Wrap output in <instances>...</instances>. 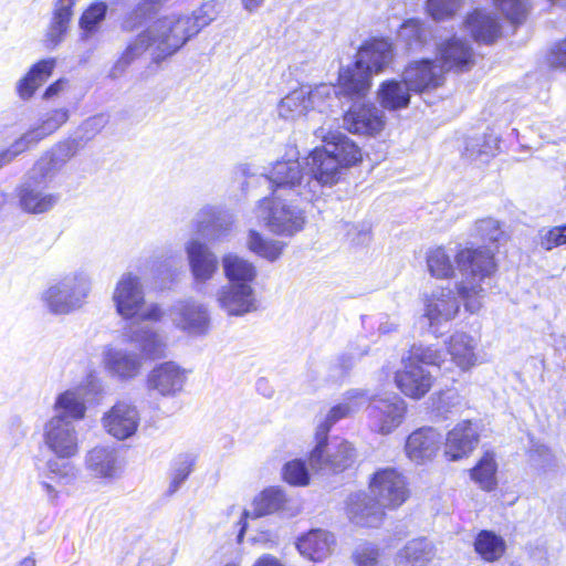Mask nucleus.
Here are the masks:
<instances>
[{"instance_id":"f257e3e1","label":"nucleus","mask_w":566,"mask_h":566,"mask_svg":"<svg viewBox=\"0 0 566 566\" xmlns=\"http://www.w3.org/2000/svg\"><path fill=\"white\" fill-rule=\"evenodd\" d=\"M426 263L431 276L438 280L452 279L459 269L463 279L457 283L459 296L465 310L476 313L482 307L485 290L482 281L496 270L494 250L491 248L465 247L458 251L444 245L428 249Z\"/></svg>"},{"instance_id":"f03ea898","label":"nucleus","mask_w":566,"mask_h":566,"mask_svg":"<svg viewBox=\"0 0 566 566\" xmlns=\"http://www.w3.org/2000/svg\"><path fill=\"white\" fill-rule=\"evenodd\" d=\"M189 20L179 13H168L151 20L147 28L132 41L115 63L111 74L116 77L145 51L149 50L156 62L179 51L191 38Z\"/></svg>"},{"instance_id":"7ed1b4c3","label":"nucleus","mask_w":566,"mask_h":566,"mask_svg":"<svg viewBox=\"0 0 566 566\" xmlns=\"http://www.w3.org/2000/svg\"><path fill=\"white\" fill-rule=\"evenodd\" d=\"M325 146L316 147L306 158L313 181L312 189L317 191L318 186H333L340 179L343 169L361 160L359 147L347 136L339 132H331L324 126L314 132Z\"/></svg>"},{"instance_id":"20e7f679","label":"nucleus","mask_w":566,"mask_h":566,"mask_svg":"<svg viewBox=\"0 0 566 566\" xmlns=\"http://www.w3.org/2000/svg\"><path fill=\"white\" fill-rule=\"evenodd\" d=\"M394 60L390 42L374 39L365 42L356 54L354 65L339 71L338 84L346 96L366 97L371 87V77L387 69Z\"/></svg>"},{"instance_id":"39448f33","label":"nucleus","mask_w":566,"mask_h":566,"mask_svg":"<svg viewBox=\"0 0 566 566\" xmlns=\"http://www.w3.org/2000/svg\"><path fill=\"white\" fill-rule=\"evenodd\" d=\"M442 361V355L438 349L413 345L408 356L402 358V368L395 374L397 388L410 399H421L430 391L434 380L422 364L440 367Z\"/></svg>"},{"instance_id":"423d86ee","label":"nucleus","mask_w":566,"mask_h":566,"mask_svg":"<svg viewBox=\"0 0 566 566\" xmlns=\"http://www.w3.org/2000/svg\"><path fill=\"white\" fill-rule=\"evenodd\" d=\"M112 302L116 313L123 319L156 323L164 317V311L159 304L146 302L142 280L132 272L120 275L114 286Z\"/></svg>"},{"instance_id":"0eeeda50","label":"nucleus","mask_w":566,"mask_h":566,"mask_svg":"<svg viewBox=\"0 0 566 566\" xmlns=\"http://www.w3.org/2000/svg\"><path fill=\"white\" fill-rule=\"evenodd\" d=\"M92 289V280L84 271H75L51 282L41 294L44 307L55 315H67L80 310Z\"/></svg>"},{"instance_id":"6e6552de","label":"nucleus","mask_w":566,"mask_h":566,"mask_svg":"<svg viewBox=\"0 0 566 566\" xmlns=\"http://www.w3.org/2000/svg\"><path fill=\"white\" fill-rule=\"evenodd\" d=\"M255 216L266 228L277 235L292 237L303 230L306 217L304 211L280 195L263 198L255 208Z\"/></svg>"},{"instance_id":"1a4fd4ad","label":"nucleus","mask_w":566,"mask_h":566,"mask_svg":"<svg viewBox=\"0 0 566 566\" xmlns=\"http://www.w3.org/2000/svg\"><path fill=\"white\" fill-rule=\"evenodd\" d=\"M265 177L272 185L274 196H281L286 190L305 200H313L316 196V190L312 189L311 182L304 184L305 177L296 151L291 154L287 159L275 161Z\"/></svg>"},{"instance_id":"9d476101","label":"nucleus","mask_w":566,"mask_h":566,"mask_svg":"<svg viewBox=\"0 0 566 566\" xmlns=\"http://www.w3.org/2000/svg\"><path fill=\"white\" fill-rule=\"evenodd\" d=\"M67 108H55L43 114L39 123L28 129L7 150L0 154V167L10 163L19 154L36 146L41 140L51 136L69 120Z\"/></svg>"},{"instance_id":"9b49d317","label":"nucleus","mask_w":566,"mask_h":566,"mask_svg":"<svg viewBox=\"0 0 566 566\" xmlns=\"http://www.w3.org/2000/svg\"><path fill=\"white\" fill-rule=\"evenodd\" d=\"M368 489L373 501L384 510L397 509L409 497L406 476L394 468L376 471L369 480Z\"/></svg>"},{"instance_id":"f8f14e48","label":"nucleus","mask_w":566,"mask_h":566,"mask_svg":"<svg viewBox=\"0 0 566 566\" xmlns=\"http://www.w3.org/2000/svg\"><path fill=\"white\" fill-rule=\"evenodd\" d=\"M233 224V218L213 205L201 207L191 220L196 238L213 244L227 241L232 234Z\"/></svg>"},{"instance_id":"ddd939ff","label":"nucleus","mask_w":566,"mask_h":566,"mask_svg":"<svg viewBox=\"0 0 566 566\" xmlns=\"http://www.w3.org/2000/svg\"><path fill=\"white\" fill-rule=\"evenodd\" d=\"M43 443L59 459H71L78 453V433L74 422L52 416L43 426Z\"/></svg>"},{"instance_id":"4468645a","label":"nucleus","mask_w":566,"mask_h":566,"mask_svg":"<svg viewBox=\"0 0 566 566\" xmlns=\"http://www.w3.org/2000/svg\"><path fill=\"white\" fill-rule=\"evenodd\" d=\"M88 475L102 484H111L124 472V462L118 450L111 446H96L84 458Z\"/></svg>"},{"instance_id":"2eb2a0df","label":"nucleus","mask_w":566,"mask_h":566,"mask_svg":"<svg viewBox=\"0 0 566 566\" xmlns=\"http://www.w3.org/2000/svg\"><path fill=\"white\" fill-rule=\"evenodd\" d=\"M423 317L432 333L440 334L441 327L457 317L460 302L454 292L448 287L432 291L423 298Z\"/></svg>"},{"instance_id":"dca6fc26","label":"nucleus","mask_w":566,"mask_h":566,"mask_svg":"<svg viewBox=\"0 0 566 566\" xmlns=\"http://www.w3.org/2000/svg\"><path fill=\"white\" fill-rule=\"evenodd\" d=\"M356 99L344 114L343 126L352 134L374 136L385 127L384 113L365 97L349 96Z\"/></svg>"},{"instance_id":"f3484780","label":"nucleus","mask_w":566,"mask_h":566,"mask_svg":"<svg viewBox=\"0 0 566 566\" xmlns=\"http://www.w3.org/2000/svg\"><path fill=\"white\" fill-rule=\"evenodd\" d=\"M187 381V371L175 361H165L155 366L147 375V389L164 398H174L182 390Z\"/></svg>"},{"instance_id":"a211bd4d","label":"nucleus","mask_w":566,"mask_h":566,"mask_svg":"<svg viewBox=\"0 0 566 566\" xmlns=\"http://www.w3.org/2000/svg\"><path fill=\"white\" fill-rule=\"evenodd\" d=\"M317 443L310 454L313 470L343 471L354 463L356 452L352 443L340 441L332 450H327V439L316 437Z\"/></svg>"},{"instance_id":"6ab92c4d","label":"nucleus","mask_w":566,"mask_h":566,"mask_svg":"<svg viewBox=\"0 0 566 566\" xmlns=\"http://www.w3.org/2000/svg\"><path fill=\"white\" fill-rule=\"evenodd\" d=\"M185 252L196 284H205L218 273V256L206 241L199 238L188 239L185 242Z\"/></svg>"},{"instance_id":"aec40b11","label":"nucleus","mask_w":566,"mask_h":566,"mask_svg":"<svg viewBox=\"0 0 566 566\" xmlns=\"http://www.w3.org/2000/svg\"><path fill=\"white\" fill-rule=\"evenodd\" d=\"M76 150L75 140L57 144L51 151L43 154L35 161L25 180L48 186L63 165L75 155Z\"/></svg>"},{"instance_id":"412c9836","label":"nucleus","mask_w":566,"mask_h":566,"mask_svg":"<svg viewBox=\"0 0 566 566\" xmlns=\"http://www.w3.org/2000/svg\"><path fill=\"white\" fill-rule=\"evenodd\" d=\"M406 411V401L397 395L375 398L369 406L373 428L381 434H389L402 423Z\"/></svg>"},{"instance_id":"4be33fe9","label":"nucleus","mask_w":566,"mask_h":566,"mask_svg":"<svg viewBox=\"0 0 566 566\" xmlns=\"http://www.w3.org/2000/svg\"><path fill=\"white\" fill-rule=\"evenodd\" d=\"M139 423L140 415L137 407L126 401H118L102 417L104 430L119 441L133 437Z\"/></svg>"},{"instance_id":"5701e85b","label":"nucleus","mask_w":566,"mask_h":566,"mask_svg":"<svg viewBox=\"0 0 566 566\" xmlns=\"http://www.w3.org/2000/svg\"><path fill=\"white\" fill-rule=\"evenodd\" d=\"M172 322L177 328L190 336H203L210 329L208 307L195 300L177 303L172 310Z\"/></svg>"},{"instance_id":"b1692460","label":"nucleus","mask_w":566,"mask_h":566,"mask_svg":"<svg viewBox=\"0 0 566 566\" xmlns=\"http://www.w3.org/2000/svg\"><path fill=\"white\" fill-rule=\"evenodd\" d=\"M220 310L228 316H243L256 310L254 290L250 284H226L216 294Z\"/></svg>"},{"instance_id":"393cba45","label":"nucleus","mask_w":566,"mask_h":566,"mask_svg":"<svg viewBox=\"0 0 566 566\" xmlns=\"http://www.w3.org/2000/svg\"><path fill=\"white\" fill-rule=\"evenodd\" d=\"M126 337L138 349V355L143 359H157L166 354L167 337L154 325L133 324L128 328Z\"/></svg>"},{"instance_id":"a878e982","label":"nucleus","mask_w":566,"mask_h":566,"mask_svg":"<svg viewBox=\"0 0 566 566\" xmlns=\"http://www.w3.org/2000/svg\"><path fill=\"white\" fill-rule=\"evenodd\" d=\"M444 73L446 70L439 61L420 60L405 69L402 78L412 92L422 93L442 85Z\"/></svg>"},{"instance_id":"bb28decb","label":"nucleus","mask_w":566,"mask_h":566,"mask_svg":"<svg viewBox=\"0 0 566 566\" xmlns=\"http://www.w3.org/2000/svg\"><path fill=\"white\" fill-rule=\"evenodd\" d=\"M441 446V434L432 427H422L412 431L405 444L407 458L416 463L423 464L431 461Z\"/></svg>"},{"instance_id":"cd10ccee","label":"nucleus","mask_w":566,"mask_h":566,"mask_svg":"<svg viewBox=\"0 0 566 566\" xmlns=\"http://www.w3.org/2000/svg\"><path fill=\"white\" fill-rule=\"evenodd\" d=\"M102 356L108 374L120 380L136 378L144 365V359L138 354L112 345L104 347Z\"/></svg>"},{"instance_id":"c85d7f7f","label":"nucleus","mask_w":566,"mask_h":566,"mask_svg":"<svg viewBox=\"0 0 566 566\" xmlns=\"http://www.w3.org/2000/svg\"><path fill=\"white\" fill-rule=\"evenodd\" d=\"M478 443V427L471 421H461L446 437L444 455L450 461L461 460L469 457Z\"/></svg>"},{"instance_id":"c756f323","label":"nucleus","mask_w":566,"mask_h":566,"mask_svg":"<svg viewBox=\"0 0 566 566\" xmlns=\"http://www.w3.org/2000/svg\"><path fill=\"white\" fill-rule=\"evenodd\" d=\"M18 197L21 209L34 214L50 211L60 200V196L48 191L45 185L29 180L20 186Z\"/></svg>"},{"instance_id":"7c9ffc66","label":"nucleus","mask_w":566,"mask_h":566,"mask_svg":"<svg viewBox=\"0 0 566 566\" xmlns=\"http://www.w3.org/2000/svg\"><path fill=\"white\" fill-rule=\"evenodd\" d=\"M368 401V397L364 390L353 389L346 392L344 399L338 405L332 407L324 420L317 426L316 437L327 439L331 428L339 420L350 417L360 410Z\"/></svg>"},{"instance_id":"2f4dec72","label":"nucleus","mask_w":566,"mask_h":566,"mask_svg":"<svg viewBox=\"0 0 566 566\" xmlns=\"http://www.w3.org/2000/svg\"><path fill=\"white\" fill-rule=\"evenodd\" d=\"M385 510L365 493L352 494L347 503L349 520L360 526H377L385 516Z\"/></svg>"},{"instance_id":"473e14b6","label":"nucleus","mask_w":566,"mask_h":566,"mask_svg":"<svg viewBox=\"0 0 566 566\" xmlns=\"http://www.w3.org/2000/svg\"><path fill=\"white\" fill-rule=\"evenodd\" d=\"M479 339L464 332H455L447 342L451 360L462 370H470L478 364Z\"/></svg>"},{"instance_id":"72a5a7b5","label":"nucleus","mask_w":566,"mask_h":566,"mask_svg":"<svg viewBox=\"0 0 566 566\" xmlns=\"http://www.w3.org/2000/svg\"><path fill=\"white\" fill-rule=\"evenodd\" d=\"M334 544L333 534L315 528L302 535L297 539L296 547L302 556L313 562H321L331 555Z\"/></svg>"},{"instance_id":"f704fd0d","label":"nucleus","mask_w":566,"mask_h":566,"mask_svg":"<svg viewBox=\"0 0 566 566\" xmlns=\"http://www.w3.org/2000/svg\"><path fill=\"white\" fill-rule=\"evenodd\" d=\"M439 54L443 69L447 71L455 69L463 71L473 64V51L470 45L453 36L439 45Z\"/></svg>"},{"instance_id":"c9c22d12","label":"nucleus","mask_w":566,"mask_h":566,"mask_svg":"<svg viewBox=\"0 0 566 566\" xmlns=\"http://www.w3.org/2000/svg\"><path fill=\"white\" fill-rule=\"evenodd\" d=\"M434 557L433 544L420 537L409 541L396 555V566H428Z\"/></svg>"},{"instance_id":"e433bc0d","label":"nucleus","mask_w":566,"mask_h":566,"mask_svg":"<svg viewBox=\"0 0 566 566\" xmlns=\"http://www.w3.org/2000/svg\"><path fill=\"white\" fill-rule=\"evenodd\" d=\"M224 276L229 284H250L256 277L254 264L234 253H227L221 260Z\"/></svg>"},{"instance_id":"4c0bfd02","label":"nucleus","mask_w":566,"mask_h":566,"mask_svg":"<svg viewBox=\"0 0 566 566\" xmlns=\"http://www.w3.org/2000/svg\"><path fill=\"white\" fill-rule=\"evenodd\" d=\"M412 90L405 80H389L381 83L377 92L380 105L389 111L406 108L410 103Z\"/></svg>"},{"instance_id":"58836bf2","label":"nucleus","mask_w":566,"mask_h":566,"mask_svg":"<svg viewBox=\"0 0 566 566\" xmlns=\"http://www.w3.org/2000/svg\"><path fill=\"white\" fill-rule=\"evenodd\" d=\"M55 66L54 59H46L35 63L30 71L17 84L18 95L22 99H29L46 78Z\"/></svg>"},{"instance_id":"ea45409f","label":"nucleus","mask_w":566,"mask_h":566,"mask_svg":"<svg viewBox=\"0 0 566 566\" xmlns=\"http://www.w3.org/2000/svg\"><path fill=\"white\" fill-rule=\"evenodd\" d=\"M305 95L313 119L316 114L326 115L329 118L334 112L333 107L338 105L337 91L331 84H321L311 91L305 90Z\"/></svg>"},{"instance_id":"a19ab883","label":"nucleus","mask_w":566,"mask_h":566,"mask_svg":"<svg viewBox=\"0 0 566 566\" xmlns=\"http://www.w3.org/2000/svg\"><path fill=\"white\" fill-rule=\"evenodd\" d=\"M499 138L493 134L470 137L465 142L463 155L476 164L488 163L499 150Z\"/></svg>"},{"instance_id":"79ce46f5","label":"nucleus","mask_w":566,"mask_h":566,"mask_svg":"<svg viewBox=\"0 0 566 566\" xmlns=\"http://www.w3.org/2000/svg\"><path fill=\"white\" fill-rule=\"evenodd\" d=\"M72 18L70 2H56L53 18L46 30L44 43L49 49L56 48L64 39Z\"/></svg>"},{"instance_id":"37998d69","label":"nucleus","mask_w":566,"mask_h":566,"mask_svg":"<svg viewBox=\"0 0 566 566\" xmlns=\"http://www.w3.org/2000/svg\"><path fill=\"white\" fill-rule=\"evenodd\" d=\"M467 28L479 42L491 43L500 33V24L495 18L482 10H475L467 19Z\"/></svg>"},{"instance_id":"c03bdc74","label":"nucleus","mask_w":566,"mask_h":566,"mask_svg":"<svg viewBox=\"0 0 566 566\" xmlns=\"http://www.w3.org/2000/svg\"><path fill=\"white\" fill-rule=\"evenodd\" d=\"M475 553L488 563H493L503 557L506 551L504 538L493 531L483 530L474 539Z\"/></svg>"},{"instance_id":"a18cd8bd","label":"nucleus","mask_w":566,"mask_h":566,"mask_svg":"<svg viewBox=\"0 0 566 566\" xmlns=\"http://www.w3.org/2000/svg\"><path fill=\"white\" fill-rule=\"evenodd\" d=\"M54 416H62L64 419L81 420L86 412L84 395L78 390H66L60 394L53 405Z\"/></svg>"},{"instance_id":"49530a36","label":"nucleus","mask_w":566,"mask_h":566,"mask_svg":"<svg viewBox=\"0 0 566 566\" xmlns=\"http://www.w3.org/2000/svg\"><path fill=\"white\" fill-rule=\"evenodd\" d=\"M306 98L305 88L295 90L283 97L276 108L279 117L290 122H295L303 117L312 120Z\"/></svg>"},{"instance_id":"de8ad7c7","label":"nucleus","mask_w":566,"mask_h":566,"mask_svg":"<svg viewBox=\"0 0 566 566\" xmlns=\"http://www.w3.org/2000/svg\"><path fill=\"white\" fill-rule=\"evenodd\" d=\"M497 462L493 452H485L470 470L471 480L483 491L491 492L497 485Z\"/></svg>"},{"instance_id":"09e8293b","label":"nucleus","mask_w":566,"mask_h":566,"mask_svg":"<svg viewBox=\"0 0 566 566\" xmlns=\"http://www.w3.org/2000/svg\"><path fill=\"white\" fill-rule=\"evenodd\" d=\"M284 503L285 496L281 490L274 488L266 489L254 497L252 510L244 511L243 516L245 518H256L269 515L281 510Z\"/></svg>"},{"instance_id":"8fccbe9b","label":"nucleus","mask_w":566,"mask_h":566,"mask_svg":"<svg viewBox=\"0 0 566 566\" xmlns=\"http://www.w3.org/2000/svg\"><path fill=\"white\" fill-rule=\"evenodd\" d=\"M285 245L286 244L284 242L276 239L265 238L255 230H250L247 237L248 249L252 253L270 262H275L280 259Z\"/></svg>"},{"instance_id":"3c124183","label":"nucleus","mask_w":566,"mask_h":566,"mask_svg":"<svg viewBox=\"0 0 566 566\" xmlns=\"http://www.w3.org/2000/svg\"><path fill=\"white\" fill-rule=\"evenodd\" d=\"M108 7L103 1L93 2L81 15L78 25L82 39L87 40L98 32L106 18Z\"/></svg>"},{"instance_id":"603ef678","label":"nucleus","mask_w":566,"mask_h":566,"mask_svg":"<svg viewBox=\"0 0 566 566\" xmlns=\"http://www.w3.org/2000/svg\"><path fill=\"white\" fill-rule=\"evenodd\" d=\"M222 9V2L219 0H211L205 2L200 8L193 11L191 15L184 14L189 20L188 29L190 35L195 36L201 29L209 25L214 21Z\"/></svg>"},{"instance_id":"864d4df0","label":"nucleus","mask_w":566,"mask_h":566,"mask_svg":"<svg viewBox=\"0 0 566 566\" xmlns=\"http://www.w3.org/2000/svg\"><path fill=\"white\" fill-rule=\"evenodd\" d=\"M473 235L492 244H501L507 240L502 223L494 218L476 220L473 227Z\"/></svg>"},{"instance_id":"5fc2aeb1","label":"nucleus","mask_w":566,"mask_h":566,"mask_svg":"<svg viewBox=\"0 0 566 566\" xmlns=\"http://www.w3.org/2000/svg\"><path fill=\"white\" fill-rule=\"evenodd\" d=\"M196 457L190 453L179 454L172 462L170 470L169 492L175 493L192 472Z\"/></svg>"},{"instance_id":"6e6d98bb","label":"nucleus","mask_w":566,"mask_h":566,"mask_svg":"<svg viewBox=\"0 0 566 566\" xmlns=\"http://www.w3.org/2000/svg\"><path fill=\"white\" fill-rule=\"evenodd\" d=\"M66 459H50L46 461V470L49 476L62 484L72 483L78 474V470L75 464Z\"/></svg>"},{"instance_id":"4d7b16f0","label":"nucleus","mask_w":566,"mask_h":566,"mask_svg":"<svg viewBox=\"0 0 566 566\" xmlns=\"http://www.w3.org/2000/svg\"><path fill=\"white\" fill-rule=\"evenodd\" d=\"M494 6L513 24L524 22L530 11L527 0H494Z\"/></svg>"},{"instance_id":"13d9d810","label":"nucleus","mask_w":566,"mask_h":566,"mask_svg":"<svg viewBox=\"0 0 566 566\" xmlns=\"http://www.w3.org/2000/svg\"><path fill=\"white\" fill-rule=\"evenodd\" d=\"M463 0H427L429 15L437 21L451 19L462 8Z\"/></svg>"},{"instance_id":"bf43d9fd","label":"nucleus","mask_w":566,"mask_h":566,"mask_svg":"<svg viewBox=\"0 0 566 566\" xmlns=\"http://www.w3.org/2000/svg\"><path fill=\"white\" fill-rule=\"evenodd\" d=\"M283 476L291 485L304 486L310 482L307 469L301 460L287 462L283 468Z\"/></svg>"},{"instance_id":"052dcab7","label":"nucleus","mask_w":566,"mask_h":566,"mask_svg":"<svg viewBox=\"0 0 566 566\" xmlns=\"http://www.w3.org/2000/svg\"><path fill=\"white\" fill-rule=\"evenodd\" d=\"M150 4L143 0L142 3L124 17L122 28L126 31H134L150 19Z\"/></svg>"},{"instance_id":"680f3d73","label":"nucleus","mask_w":566,"mask_h":566,"mask_svg":"<svg viewBox=\"0 0 566 566\" xmlns=\"http://www.w3.org/2000/svg\"><path fill=\"white\" fill-rule=\"evenodd\" d=\"M539 244L546 251L566 244V224L542 229L539 231Z\"/></svg>"},{"instance_id":"e2e57ef3","label":"nucleus","mask_w":566,"mask_h":566,"mask_svg":"<svg viewBox=\"0 0 566 566\" xmlns=\"http://www.w3.org/2000/svg\"><path fill=\"white\" fill-rule=\"evenodd\" d=\"M355 562L357 566H386L380 551L371 544H365L357 548Z\"/></svg>"},{"instance_id":"0e129e2a","label":"nucleus","mask_w":566,"mask_h":566,"mask_svg":"<svg viewBox=\"0 0 566 566\" xmlns=\"http://www.w3.org/2000/svg\"><path fill=\"white\" fill-rule=\"evenodd\" d=\"M423 28L419 20H407L398 32V38L407 43L409 46L421 43L423 35Z\"/></svg>"},{"instance_id":"69168bd1","label":"nucleus","mask_w":566,"mask_h":566,"mask_svg":"<svg viewBox=\"0 0 566 566\" xmlns=\"http://www.w3.org/2000/svg\"><path fill=\"white\" fill-rule=\"evenodd\" d=\"M107 124V117L104 115H95L84 120L78 127L80 138L83 142L93 139Z\"/></svg>"},{"instance_id":"338daca9","label":"nucleus","mask_w":566,"mask_h":566,"mask_svg":"<svg viewBox=\"0 0 566 566\" xmlns=\"http://www.w3.org/2000/svg\"><path fill=\"white\" fill-rule=\"evenodd\" d=\"M549 62L553 66L566 67V38L554 45L549 54Z\"/></svg>"},{"instance_id":"774afa93","label":"nucleus","mask_w":566,"mask_h":566,"mask_svg":"<svg viewBox=\"0 0 566 566\" xmlns=\"http://www.w3.org/2000/svg\"><path fill=\"white\" fill-rule=\"evenodd\" d=\"M252 566H285L277 557L264 554L260 556Z\"/></svg>"}]
</instances>
